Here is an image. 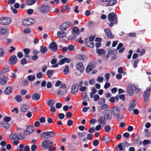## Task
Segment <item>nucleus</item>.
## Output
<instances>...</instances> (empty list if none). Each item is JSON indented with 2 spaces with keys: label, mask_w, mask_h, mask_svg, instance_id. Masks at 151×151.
Listing matches in <instances>:
<instances>
[{
  "label": "nucleus",
  "mask_w": 151,
  "mask_h": 151,
  "mask_svg": "<svg viewBox=\"0 0 151 151\" xmlns=\"http://www.w3.org/2000/svg\"><path fill=\"white\" fill-rule=\"evenodd\" d=\"M37 148V145H32L31 147V151H35Z\"/></svg>",
  "instance_id": "603ef678"
},
{
  "label": "nucleus",
  "mask_w": 151,
  "mask_h": 151,
  "mask_svg": "<svg viewBox=\"0 0 151 151\" xmlns=\"http://www.w3.org/2000/svg\"><path fill=\"white\" fill-rule=\"evenodd\" d=\"M86 134V132H78V135L80 137H83Z\"/></svg>",
  "instance_id": "5fc2aeb1"
},
{
  "label": "nucleus",
  "mask_w": 151,
  "mask_h": 151,
  "mask_svg": "<svg viewBox=\"0 0 151 151\" xmlns=\"http://www.w3.org/2000/svg\"><path fill=\"white\" fill-rule=\"evenodd\" d=\"M32 98L34 101H37L40 98V95L37 93H34L32 95Z\"/></svg>",
  "instance_id": "a878e982"
},
{
  "label": "nucleus",
  "mask_w": 151,
  "mask_h": 151,
  "mask_svg": "<svg viewBox=\"0 0 151 151\" xmlns=\"http://www.w3.org/2000/svg\"><path fill=\"white\" fill-rule=\"evenodd\" d=\"M62 106V104L60 103H57L55 105V106L57 109H60L61 107Z\"/></svg>",
  "instance_id": "69168bd1"
},
{
  "label": "nucleus",
  "mask_w": 151,
  "mask_h": 151,
  "mask_svg": "<svg viewBox=\"0 0 151 151\" xmlns=\"http://www.w3.org/2000/svg\"><path fill=\"white\" fill-rule=\"evenodd\" d=\"M7 77L5 76L2 73H0V84L4 85L7 83Z\"/></svg>",
  "instance_id": "f8f14e48"
},
{
  "label": "nucleus",
  "mask_w": 151,
  "mask_h": 151,
  "mask_svg": "<svg viewBox=\"0 0 151 151\" xmlns=\"http://www.w3.org/2000/svg\"><path fill=\"white\" fill-rule=\"evenodd\" d=\"M104 117L105 119L110 120L112 117L111 112L109 110H106L103 112Z\"/></svg>",
  "instance_id": "9d476101"
},
{
  "label": "nucleus",
  "mask_w": 151,
  "mask_h": 151,
  "mask_svg": "<svg viewBox=\"0 0 151 151\" xmlns=\"http://www.w3.org/2000/svg\"><path fill=\"white\" fill-rule=\"evenodd\" d=\"M71 25V23L70 22H66L62 24L60 26V28L62 31H65Z\"/></svg>",
  "instance_id": "6e6552de"
},
{
  "label": "nucleus",
  "mask_w": 151,
  "mask_h": 151,
  "mask_svg": "<svg viewBox=\"0 0 151 151\" xmlns=\"http://www.w3.org/2000/svg\"><path fill=\"white\" fill-rule=\"evenodd\" d=\"M17 133H13L10 135L9 138L11 139L14 140L16 139H17Z\"/></svg>",
  "instance_id": "f704fd0d"
},
{
  "label": "nucleus",
  "mask_w": 151,
  "mask_h": 151,
  "mask_svg": "<svg viewBox=\"0 0 151 151\" xmlns=\"http://www.w3.org/2000/svg\"><path fill=\"white\" fill-rule=\"evenodd\" d=\"M40 11L42 13H46L49 12L50 7L47 5L42 4L39 8Z\"/></svg>",
  "instance_id": "423d86ee"
},
{
  "label": "nucleus",
  "mask_w": 151,
  "mask_h": 151,
  "mask_svg": "<svg viewBox=\"0 0 151 151\" xmlns=\"http://www.w3.org/2000/svg\"><path fill=\"white\" fill-rule=\"evenodd\" d=\"M127 92L130 96H132L133 94L134 89L132 86L131 84H129L127 86Z\"/></svg>",
  "instance_id": "a211bd4d"
},
{
  "label": "nucleus",
  "mask_w": 151,
  "mask_h": 151,
  "mask_svg": "<svg viewBox=\"0 0 151 151\" xmlns=\"http://www.w3.org/2000/svg\"><path fill=\"white\" fill-rule=\"evenodd\" d=\"M123 145H124L123 144L120 143L116 147L117 151H124V150Z\"/></svg>",
  "instance_id": "cd10ccee"
},
{
  "label": "nucleus",
  "mask_w": 151,
  "mask_h": 151,
  "mask_svg": "<svg viewBox=\"0 0 151 151\" xmlns=\"http://www.w3.org/2000/svg\"><path fill=\"white\" fill-rule=\"evenodd\" d=\"M74 46L71 45H69L68 47V49L71 51H73L74 49Z\"/></svg>",
  "instance_id": "4d7b16f0"
},
{
  "label": "nucleus",
  "mask_w": 151,
  "mask_h": 151,
  "mask_svg": "<svg viewBox=\"0 0 151 151\" xmlns=\"http://www.w3.org/2000/svg\"><path fill=\"white\" fill-rule=\"evenodd\" d=\"M55 103L54 100L52 99H50L49 100L47 104L49 106H53L54 105Z\"/></svg>",
  "instance_id": "2f4dec72"
},
{
  "label": "nucleus",
  "mask_w": 151,
  "mask_h": 151,
  "mask_svg": "<svg viewBox=\"0 0 151 151\" xmlns=\"http://www.w3.org/2000/svg\"><path fill=\"white\" fill-rule=\"evenodd\" d=\"M11 119V118L9 116H6L4 118V122H9Z\"/></svg>",
  "instance_id": "864d4df0"
},
{
  "label": "nucleus",
  "mask_w": 151,
  "mask_h": 151,
  "mask_svg": "<svg viewBox=\"0 0 151 151\" xmlns=\"http://www.w3.org/2000/svg\"><path fill=\"white\" fill-rule=\"evenodd\" d=\"M66 33L65 32L58 31L57 33V35L60 38L66 37Z\"/></svg>",
  "instance_id": "bb28decb"
},
{
  "label": "nucleus",
  "mask_w": 151,
  "mask_h": 151,
  "mask_svg": "<svg viewBox=\"0 0 151 151\" xmlns=\"http://www.w3.org/2000/svg\"><path fill=\"white\" fill-rule=\"evenodd\" d=\"M83 100L84 101H88L89 100V98L87 96L86 93H83Z\"/></svg>",
  "instance_id": "79ce46f5"
},
{
  "label": "nucleus",
  "mask_w": 151,
  "mask_h": 151,
  "mask_svg": "<svg viewBox=\"0 0 151 151\" xmlns=\"http://www.w3.org/2000/svg\"><path fill=\"white\" fill-rule=\"evenodd\" d=\"M108 2L106 5V6H112L116 3V1L113 0H110Z\"/></svg>",
  "instance_id": "72a5a7b5"
},
{
  "label": "nucleus",
  "mask_w": 151,
  "mask_h": 151,
  "mask_svg": "<svg viewBox=\"0 0 151 151\" xmlns=\"http://www.w3.org/2000/svg\"><path fill=\"white\" fill-rule=\"evenodd\" d=\"M96 52L100 55H102L105 53V51L103 49H97L96 50Z\"/></svg>",
  "instance_id": "e433bc0d"
},
{
  "label": "nucleus",
  "mask_w": 151,
  "mask_h": 151,
  "mask_svg": "<svg viewBox=\"0 0 151 151\" xmlns=\"http://www.w3.org/2000/svg\"><path fill=\"white\" fill-rule=\"evenodd\" d=\"M9 69L8 68H4L2 70V71L0 72V73H2L3 74V73H5L8 72L9 71Z\"/></svg>",
  "instance_id": "680f3d73"
},
{
  "label": "nucleus",
  "mask_w": 151,
  "mask_h": 151,
  "mask_svg": "<svg viewBox=\"0 0 151 151\" xmlns=\"http://www.w3.org/2000/svg\"><path fill=\"white\" fill-rule=\"evenodd\" d=\"M58 117L60 119H62L64 118L65 115L63 113H60L58 114Z\"/></svg>",
  "instance_id": "6e6d98bb"
},
{
  "label": "nucleus",
  "mask_w": 151,
  "mask_h": 151,
  "mask_svg": "<svg viewBox=\"0 0 151 151\" xmlns=\"http://www.w3.org/2000/svg\"><path fill=\"white\" fill-rule=\"evenodd\" d=\"M52 144V142L48 139H45L42 142V147L44 149H47Z\"/></svg>",
  "instance_id": "39448f33"
},
{
  "label": "nucleus",
  "mask_w": 151,
  "mask_h": 151,
  "mask_svg": "<svg viewBox=\"0 0 151 151\" xmlns=\"http://www.w3.org/2000/svg\"><path fill=\"white\" fill-rule=\"evenodd\" d=\"M54 72L53 70H48L47 71L46 74L49 78H50Z\"/></svg>",
  "instance_id": "c9c22d12"
},
{
  "label": "nucleus",
  "mask_w": 151,
  "mask_h": 151,
  "mask_svg": "<svg viewBox=\"0 0 151 151\" xmlns=\"http://www.w3.org/2000/svg\"><path fill=\"white\" fill-rule=\"evenodd\" d=\"M29 106L27 105L23 104L20 107L21 111L22 112H25L28 110Z\"/></svg>",
  "instance_id": "4be33fe9"
},
{
  "label": "nucleus",
  "mask_w": 151,
  "mask_h": 151,
  "mask_svg": "<svg viewBox=\"0 0 151 151\" xmlns=\"http://www.w3.org/2000/svg\"><path fill=\"white\" fill-rule=\"evenodd\" d=\"M17 139L18 140H22L25 137L23 134H22L21 133L19 134H17Z\"/></svg>",
  "instance_id": "ea45409f"
},
{
  "label": "nucleus",
  "mask_w": 151,
  "mask_h": 151,
  "mask_svg": "<svg viewBox=\"0 0 151 151\" xmlns=\"http://www.w3.org/2000/svg\"><path fill=\"white\" fill-rule=\"evenodd\" d=\"M15 99H16L17 101L19 102H20L22 100V96L19 95L16 96Z\"/></svg>",
  "instance_id": "37998d69"
},
{
  "label": "nucleus",
  "mask_w": 151,
  "mask_h": 151,
  "mask_svg": "<svg viewBox=\"0 0 151 151\" xmlns=\"http://www.w3.org/2000/svg\"><path fill=\"white\" fill-rule=\"evenodd\" d=\"M110 76V75L109 73H106L104 77L105 78V80L107 82H108L109 81Z\"/></svg>",
  "instance_id": "3c124183"
},
{
  "label": "nucleus",
  "mask_w": 151,
  "mask_h": 151,
  "mask_svg": "<svg viewBox=\"0 0 151 151\" xmlns=\"http://www.w3.org/2000/svg\"><path fill=\"white\" fill-rule=\"evenodd\" d=\"M13 88L11 86H9L6 88L5 89L4 93L6 95H9L10 94L12 91Z\"/></svg>",
  "instance_id": "aec40b11"
},
{
  "label": "nucleus",
  "mask_w": 151,
  "mask_h": 151,
  "mask_svg": "<svg viewBox=\"0 0 151 151\" xmlns=\"http://www.w3.org/2000/svg\"><path fill=\"white\" fill-rule=\"evenodd\" d=\"M151 88H149L146 90L144 92L143 94V98L145 102H148L150 95V91Z\"/></svg>",
  "instance_id": "9b49d317"
},
{
  "label": "nucleus",
  "mask_w": 151,
  "mask_h": 151,
  "mask_svg": "<svg viewBox=\"0 0 151 151\" xmlns=\"http://www.w3.org/2000/svg\"><path fill=\"white\" fill-rule=\"evenodd\" d=\"M40 51L43 54H45L47 51V49L46 47L41 46L40 47Z\"/></svg>",
  "instance_id": "4c0bfd02"
},
{
  "label": "nucleus",
  "mask_w": 151,
  "mask_h": 151,
  "mask_svg": "<svg viewBox=\"0 0 151 151\" xmlns=\"http://www.w3.org/2000/svg\"><path fill=\"white\" fill-rule=\"evenodd\" d=\"M31 30L30 29H26L24 30V32L25 33H29L31 32Z\"/></svg>",
  "instance_id": "338daca9"
},
{
  "label": "nucleus",
  "mask_w": 151,
  "mask_h": 151,
  "mask_svg": "<svg viewBox=\"0 0 151 151\" xmlns=\"http://www.w3.org/2000/svg\"><path fill=\"white\" fill-rule=\"evenodd\" d=\"M7 32V29L4 27H0V35H6Z\"/></svg>",
  "instance_id": "c85d7f7f"
},
{
  "label": "nucleus",
  "mask_w": 151,
  "mask_h": 151,
  "mask_svg": "<svg viewBox=\"0 0 151 151\" xmlns=\"http://www.w3.org/2000/svg\"><path fill=\"white\" fill-rule=\"evenodd\" d=\"M17 59L16 56L13 55L11 56L9 59V60L11 64L14 65L16 63Z\"/></svg>",
  "instance_id": "6ab92c4d"
},
{
  "label": "nucleus",
  "mask_w": 151,
  "mask_h": 151,
  "mask_svg": "<svg viewBox=\"0 0 151 151\" xmlns=\"http://www.w3.org/2000/svg\"><path fill=\"white\" fill-rule=\"evenodd\" d=\"M99 144V141L98 140L96 139L94 140L93 142V144L94 146H97Z\"/></svg>",
  "instance_id": "13d9d810"
},
{
  "label": "nucleus",
  "mask_w": 151,
  "mask_h": 151,
  "mask_svg": "<svg viewBox=\"0 0 151 151\" xmlns=\"http://www.w3.org/2000/svg\"><path fill=\"white\" fill-rule=\"evenodd\" d=\"M36 77L38 78H42L43 76V73L41 72H38L36 74Z\"/></svg>",
  "instance_id": "de8ad7c7"
},
{
  "label": "nucleus",
  "mask_w": 151,
  "mask_h": 151,
  "mask_svg": "<svg viewBox=\"0 0 151 151\" xmlns=\"http://www.w3.org/2000/svg\"><path fill=\"white\" fill-rule=\"evenodd\" d=\"M55 134L53 132L47 131L42 133L40 137L44 138H49L54 137Z\"/></svg>",
  "instance_id": "7ed1b4c3"
},
{
  "label": "nucleus",
  "mask_w": 151,
  "mask_h": 151,
  "mask_svg": "<svg viewBox=\"0 0 151 151\" xmlns=\"http://www.w3.org/2000/svg\"><path fill=\"white\" fill-rule=\"evenodd\" d=\"M108 20L110 22L109 26L112 27L114 24H117V15L113 13H111L109 14L107 16Z\"/></svg>",
  "instance_id": "f257e3e1"
},
{
  "label": "nucleus",
  "mask_w": 151,
  "mask_h": 151,
  "mask_svg": "<svg viewBox=\"0 0 151 151\" xmlns=\"http://www.w3.org/2000/svg\"><path fill=\"white\" fill-rule=\"evenodd\" d=\"M27 60L25 58H23L21 60V63L22 65H24L27 63Z\"/></svg>",
  "instance_id": "052dcab7"
},
{
  "label": "nucleus",
  "mask_w": 151,
  "mask_h": 151,
  "mask_svg": "<svg viewBox=\"0 0 151 151\" xmlns=\"http://www.w3.org/2000/svg\"><path fill=\"white\" fill-rule=\"evenodd\" d=\"M49 48L53 52L56 51L58 49V46L55 42H52L49 45Z\"/></svg>",
  "instance_id": "2eb2a0df"
},
{
  "label": "nucleus",
  "mask_w": 151,
  "mask_h": 151,
  "mask_svg": "<svg viewBox=\"0 0 151 151\" xmlns=\"http://www.w3.org/2000/svg\"><path fill=\"white\" fill-rule=\"evenodd\" d=\"M72 31L73 33L77 34L79 32V30L78 27H75L73 29Z\"/></svg>",
  "instance_id": "c03bdc74"
},
{
  "label": "nucleus",
  "mask_w": 151,
  "mask_h": 151,
  "mask_svg": "<svg viewBox=\"0 0 151 151\" xmlns=\"http://www.w3.org/2000/svg\"><path fill=\"white\" fill-rule=\"evenodd\" d=\"M1 126L4 127L6 129L8 128L9 126V125L8 122L2 121L0 124Z\"/></svg>",
  "instance_id": "7c9ffc66"
},
{
  "label": "nucleus",
  "mask_w": 151,
  "mask_h": 151,
  "mask_svg": "<svg viewBox=\"0 0 151 151\" xmlns=\"http://www.w3.org/2000/svg\"><path fill=\"white\" fill-rule=\"evenodd\" d=\"M34 130V127L33 126H29L27 127L26 129L24 130V134L29 135L32 133Z\"/></svg>",
  "instance_id": "1a4fd4ad"
},
{
  "label": "nucleus",
  "mask_w": 151,
  "mask_h": 151,
  "mask_svg": "<svg viewBox=\"0 0 151 151\" xmlns=\"http://www.w3.org/2000/svg\"><path fill=\"white\" fill-rule=\"evenodd\" d=\"M99 83H102L104 81V78L103 77L98 76L96 80Z\"/></svg>",
  "instance_id": "8fccbe9b"
},
{
  "label": "nucleus",
  "mask_w": 151,
  "mask_h": 151,
  "mask_svg": "<svg viewBox=\"0 0 151 151\" xmlns=\"http://www.w3.org/2000/svg\"><path fill=\"white\" fill-rule=\"evenodd\" d=\"M93 100L95 101H96L99 99V96L98 95H95L93 97Z\"/></svg>",
  "instance_id": "0e129e2a"
},
{
  "label": "nucleus",
  "mask_w": 151,
  "mask_h": 151,
  "mask_svg": "<svg viewBox=\"0 0 151 151\" xmlns=\"http://www.w3.org/2000/svg\"><path fill=\"white\" fill-rule=\"evenodd\" d=\"M108 106V105L107 104H104L101 106L99 108V109L103 110L106 109Z\"/></svg>",
  "instance_id": "49530a36"
},
{
  "label": "nucleus",
  "mask_w": 151,
  "mask_h": 151,
  "mask_svg": "<svg viewBox=\"0 0 151 151\" xmlns=\"http://www.w3.org/2000/svg\"><path fill=\"white\" fill-rule=\"evenodd\" d=\"M27 78L29 81H32L35 79V77L34 75H32L30 76H29L27 77Z\"/></svg>",
  "instance_id": "a19ab883"
},
{
  "label": "nucleus",
  "mask_w": 151,
  "mask_h": 151,
  "mask_svg": "<svg viewBox=\"0 0 151 151\" xmlns=\"http://www.w3.org/2000/svg\"><path fill=\"white\" fill-rule=\"evenodd\" d=\"M98 122L99 124L101 125L102 127L104 126L106 124L105 119L102 116L99 117L98 120Z\"/></svg>",
  "instance_id": "ddd939ff"
},
{
  "label": "nucleus",
  "mask_w": 151,
  "mask_h": 151,
  "mask_svg": "<svg viewBox=\"0 0 151 151\" xmlns=\"http://www.w3.org/2000/svg\"><path fill=\"white\" fill-rule=\"evenodd\" d=\"M36 0H26L25 4L28 6H31L34 4L36 2Z\"/></svg>",
  "instance_id": "c756f323"
},
{
  "label": "nucleus",
  "mask_w": 151,
  "mask_h": 151,
  "mask_svg": "<svg viewBox=\"0 0 151 151\" xmlns=\"http://www.w3.org/2000/svg\"><path fill=\"white\" fill-rule=\"evenodd\" d=\"M78 86L77 85H73L72 87L71 93L73 94H76L78 91Z\"/></svg>",
  "instance_id": "412c9836"
},
{
  "label": "nucleus",
  "mask_w": 151,
  "mask_h": 151,
  "mask_svg": "<svg viewBox=\"0 0 151 151\" xmlns=\"http://www.w3.org/2000/svg\"><path fill=\"white\" fill-rule=\"evenodd\" d=\"M105 131L106 132H110L111 130V127L110 126L107 125L106 126L104 127Z\"/></svg>",
  "instance_id": "a18cd8bd"
},
{
  "label": "nucleus",
  "mask_w": 151,
  "mask_h": 151,
  "mask_svg": "<svg viewBox=\"0 0 151 151\" xmlns=\"http://www.w3.org/2000/svg\"><path fill=\"white\" fill-rule=\"evenodd\" d=\"M76 68L77 69L79 70L81 73L83 72L84 70V67L83 63L81 62H80L76 64Z\"/></svg>",
  "instance_id": "4468645a"
},
{
  "label": "nucleus",
  "mask_w": 151,
  "mask_h": 151,
  "mask_svg": "<svg viewBox=\"0 0 151 151\" xmlns=\"http://www.w3.org/2000/svg\"><path fill=\"white\" fill-rule=\"evenodd\" d=\"M85 43L86 45L90 47H93L94 46V43L87 39H86L85 40Z\"/></svg>",
  "instance_id": "5701e85b"
},
{
  "label": "nucleus",
  "mask_w": 151,
  "mask_h": 151,
  "mask_svg": "<svg viewBox=\"0 0 151 151\" xmlns=\"http://www.w3.org/2000/svg\"><path fill=\"white\" fill-rule=\"evenodd\" d=\"M137 104V101L135 100H132L130 102L129 106V111L132 110L134 108Z\"/></svg>",
  "instance_id": "dca6fc26"
},
{
  "label": "nucleus",
  "mask_w": 151,
  "mask_h": 151,
  "mask_svg": "<svg viewBox=\"0 0 151 151\" xmlns=\"http://www.w3.org/2000/svg\"><path fill=\"white\" fill-rule=\"evenodd\" d=\"M23 52L25 53L24 57H28L29 54L30 52V50L29 48H24L23 49Z\"/></svg>",
  "instance_id": "473e14b6"
},
{
  "label": "nucleus",
  "mask_w": 151,
  "mask_h": 151,
  "mask_svg": "<svg viewBox=\"0 0 151 151\" xmlns=\"http://www.w3.org/2000/svg\"><path fill=\"white\" fill-rule=\"evenodd\" d=\"M111 111L113 116H115L118 121L124 118V116L122 115H120V109L117 107L115 106L112 108Z\"/></svg>",
  "instance_id": "f03ea898"
},
{
  "label": "nucleus",
  "mask_w": 151,
  "mask_h": 151,
  "mask_svg": "<svg viewBox=\"0 0 151 151\" xmlns=\"http://www.w3.org/2000/svg\"><path fill=\"white\" fill-rule=\"evenodd\" d=\"M105 103V99L104 98H102L98 101V104H101L103 103Z\"/></svg>",
  "instance_id": "09e8293b"
},
{
  "label": "nucleus",
  "mask_w": 151,
  "mask_h": 151,
  "mask_svg": "<svg viewBox=\"0 0 151 151\" xmlns=\"http://www.w3.org/2000/svg\"><path fill=\"white\" fill-rule=\"evenodd\" d=\"M39 120L40 123H44L45 122V119L44 117H41L40 119Z\"/></svg>",
  "instance_id": "bf43d9fd"
},
{
  "label": "nucleus",
  "mask_w": 151,
  "mask_h": 151,
  "mask_svg": "<svg viewBox=\"0 0 151 151\" xmlns=\"http://www.w3.org/2000/svg\"><path fill=\"white\" fill-rule=\"evenodd\" d=\"M104 32L108 37L110 38H114V36L112 35L109 29H104Z\"/></svg>",
  "instance_id": "b1692460"
},
{
  "label": "nucleus",
  "mask_w": 151,
  "mask_h": 151,
  "mask_svg": "<svg viewBox=\"0 0 151 151\" xmlns=\"http://www.w3.org/2000/svg\"><path fill=\"white\" fill-rule=\"evenodd\" d=\"M64 73L65 75L68 74L69 73V70L68 66L67 65H66L65 66V68L63 70Z\"/></svg>",
  "instance_id": "58836bf2"
},
{
  "label": "nucleus",
  "mask_w": 151,
  "mask_h": 151,
  "mask_svg": "<svg viewBox=\"0 0 151 151\" xmlns=\"http://www.w3.org/2000/svg\"><path fill=\"white\" fill-rule=\"evenodd\" d=\"M35 20L34 19L29 18L24 20L22 22V24L24 25H29L34 23Z\"/></svg>",
  "instance_id": "0eeeda50"
},
{
  "label": "nucleus",
  "mask_w": 151,
  "mask_h": 151,
  "mask_svg": "<svg viewBox=\"0 0 151 151\" xmlns=\"http://www.w3.org/2000/svg\"><path fill=\"white\" fill-rule=\"evenodd\" d=\"M76 59L78 60L85 62L87 60V56L85 55L80 54L77 56Z\"/></svg>",
  "instance_id": "f3484780"
},
{
  "label": "nucleus",
  "mask_w": 151,
  "mask_h": 151,
  "mask_svg": "<svg viewBox=\"0 0 151 151\" xmlns=\"http://www.w3.org/2000/svg\"><path fill=\"white\" fill-rule=\"evenodd\" d=\"M139 61V59H136L134 61V64L133 65V66L134 68H136L137 67V64L138 63V62Z\"/></svg>",
  "instance_id": "e2e57ef3"
},
{
  "label": "nucleus",
  "mask_w": 151,
  "mask_h": 151,
  "mask_svg": "<svg viewBox=\"0 0 151 151\" xmlns=\"http://www.w3.org/2000/svg\"><path fill=\"white\" fill-rule=\"evenodd\" d=\"M11 22V18L8 17H2L0 19V23L2 25H8Z\"/></svg>",
  "instance_id": "20e7f679"
},
{
  "label": "nucleus",
  "mask_w": 151,
  "mask_h": 151,
  "mask_svg": "<svg viewBox=\"0 0 151 151\" xmlns=\"http://www.w3.org/2000/svg\"><path fill=\"white\" fill-rule=\"evenodd\" d=\"M50 111L52 113L54 112L56 110L55 108V107L53 106H50Z\"/></svg>",
  "instance_id": "774afa93"
},
{
  "label": "nucleus",
  "mask_w": 151,
  "mask_h": 151,
  "mask_svg": "<svg viewBox=\"0 0 151 151\" xmlns=\"http://www.w3.org/2000/svg\"><path fill=\"white\" fill-rule=\"evenodd\" d=\"M94 65L93 64H89L87 66L86 71V73H89L94 69Z\"/></svg>",
  "instance_id": "393cba45"
}]
</instances>
